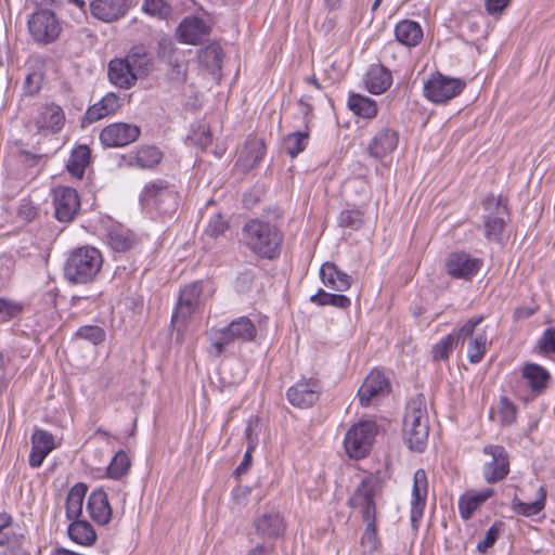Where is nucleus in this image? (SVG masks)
I'll return each instance as SVG.
<instances>
[{"instance_id":"obj_5","label":"nucleus","mask_w":555,"mask_h":555,"mask_svg":"<svg viewBox=\"0 0 555 555\" xmlns=\"http://www.w3.org/2000/svg\"><path fill=\"white\" fill-rule=\"evenodd\" d=\"M380 490V479L373 475L366 476L350 495L347 505L359 511L363 522L376 521L377 507L375 496Z\"/></svg>"},{"instance_id":"obj_39","label":"nucleus","mask_w":555,"mask_h":555,"mask_svg":"<svg viewBox=\"0 0 555 555\" xmlns=\"http://www.w3.org/2000/svg\"><path fill=\"white\" fill-rule=\"evenodd\" d=\"M88 491V486L83 482H77L68 491L65 508L68 520L79 519L82 515V505Z\"/></svg>"},{"instance_id":"obj_4","label":"nucleus","mask_w":555,"mask_h":555,"mask_svg":"<svg viewBox=\"0 0 555 555\" xmlns=\"http://www.w3.org/2000/svg\"><path fill=\"white\" fill-rule=\"evenodd\" d=\"M179 193L175 185L164 179H156L145 184L140 194V203L153 206L162 215H172L179 207Z\"/></svg>"},{"instance_id":"obj_48","label":"nucleus","mask_w":555,"mask_h":555,"mask_svg":"<svg viewBox=\"0 0 555 555\" xmlns=\"http://www.w3.org/2000/svg\"><path fill=\"white\" fill-rule=\"evenodd\" d=\"M365 524L364 532L362 533L360 545L362 552L367 555H372L377 552L382 546V542L377 535V520L367 521Z\"/></svg>"},{"instance_id":"obj_41","label":"nucleus","mask_w":555,"mask_h":555,"mask_svg":"<svg viewBox=\"0 0 555 555\" xmlns=\"http://www.w3.org/2000/svg\"><path fill=\"white\" fill-rule=\"evenodd\" d=\"M122 60L124 63L128 65L129 69H131V72L137 76V79L147 76L152 65V60L143 48H132Z\"/></svg>"},{"instance_id":"obj_27","label":"nucleus","mask_w":555,"mask_h":555,"mask_svg":"<svg viewBox=\"0 0 555 555\" xmlns=\"http://www.w3.org/2000/svg\"><path fill=\"white\" fill-rule=\"evenodd\" d=\"M25 527L13 521L11 514L0 513V546H22L25 540Z\"/></svg>"},{"instance_id":"obj_40","label":"nucleus","mask_w":555,"mask_h":555,"mask_svg":"<svg viewBox=\"0 0 555 555\" xmlns=\"http://www.w3.org/2000/svg\"><path fill=\"white\" fill-rule=\"evenodd\" d=\"M347 105L354 115L366 119L375 118L378 113L376 101L360 93H350Z\"/></svg>"},{"instance_id":"obj_23","label":"nucleus","mask_w":555,"mask_h":555,"mask_svg":"<svg viewBox=\"0 0 555 555\" xmlns=\"http://www.w3.org/2000/svg\"><path fill=\"white\" fill-rule=\"evenodd\" d=\"M163 159V152L154 145H141L135 151L122 156V160L128 167L140 169H153Z\"/></svg>"},{"instance_id":"obj_57","label":"nucleus","mask_w":555,"mask_h":555,"mask_svg":"<svg viewBox=\"0 0 555 555\" xmlns=\"http://www.w3.org/2000/svg\"><path fill=\"white\" fill-rule=\"evenodd\" d=\"M260 430V418L257 415L250 416L245 428V439L249 450H255L257 448Z\"/></svg>"},{"instance_id":"obj_11","label":"nucleus","mask_w":555,"mask_h":555,"mask_svg":"<svg viewBox=\"0 0 555 555\" xmlns=\"http://www.w3.org/2000/svg\"><path fill=\"white\" fill-rule=\"evenodd\" d=\"M322 390L323 385L320 379L302 378L287 389L286 399L295 408L308 409L319 401Z\"/></svg>"},{"instance_id":"obj_3","label":"nucleus","mask_w":555,"mask_h":555,"mask_svg":"<svg viewBox=\"0 0 555 555\" xmlns=\"http://www.w3.org/2000/svg\"><path fill=\"white\" fill-rule=\"evenodd\" d=\"M429 436V421L426 399L423 393L416 395L406 404L403 420V439L411 451L423 452Z\"/></svg>"},{"instance_id":"obj_59","label":"nucleus","mask_w":555,"mask_h":555,"mask_svg":"<svg viewBox=\"0 0 555 555\" xmlns=\"http://www.w3.org/2000/svg\"><path fill=\"white\" fill-rule=\"evenodd\" d=\"M538 348L540 353L555 354V326L544 330L542 336L538 340Z\"/></svg>"},{"instance_id":"obj_58","label":"nucleus","mask_w":555,"mask_h":555,"mask_svg":"<svg viewBox=\"0 0 555 555\" xmlns=\"http://www.w3.org/2000/svg\"><path fill=\"white\" fill-rule=\"evenodd\" d=\"M230 228L229 221L224 218L221 212L212 216L205 229V233L214 238L223 235Z\"/></svg>"},{"instance_id":"obj_62","label":"nucleus","mask_w":555,"mask_h":555,"mask_svg":"<svg viewBox=\"0 0 555 555\" xmlns=\"http://www.w3.org/2000/svg\"><path fill=\"white\" fill-rule=\"evenodd\" d=\"M509 2H511V0H486L485 1L486 11L490 15L501 14L505 10V8L508 5Z\"/></svg>"},{"instance_id":"obj_36","label":"nucleus","mask_w":555,"mask_h":555,"mask_svg":"<svg viewBox=\"0 0 555 555\" xmlns=\"http://www.w3.org/2000/svg\"><path fill=\"white\" fill-rule=\"evenodd\" d=\"M69 539L80 545L90 546L96 541V533L88 520L74 519L67 528Z\"/></svg>"},{"instance_id":"obj_49","label":"nucleus","mask_w":555,"mask_h":555,"mask_svg":"<svg viewBox=\"0 0 555 555\" xmlns=\"http://www.w3.org/2000/svg\"><path fill=\"white\" fill-rule=\"evenodd\" d=\"M485 215L482 217H509V210L507 201L502 196H495L494 194H488L481 201Z\"/></svg>"},{"instance_id":"obj_47","label":"nucleus","mask_w":555,"mask_h":555,"mask_svg":"<svg viewBox=\"0 0 555 555\" xmlns=\"http://www.w3.org/2000/svg\"><path fill=\"white\" fill-rule=\"evenodd\" d=\"M131 461L124 450H119L112 459L106 468V476L111 479L118 480L129 473Z\"/></svg>"},{"instance_id":"obj_15","label":"nucleus","mask_w":555,"mask_h":555,"mask_svg":"<svg viewBox=\"0 0 555 555\" xmlns=\"http://www.w3.org/2000/svg\"><path fill=\"white\" fill-rule=\"evenodd\" d=\"M141 134L139 126L127 122H114L102 129L100 141L104 147H122L135 142Z\"/></svg>"},{"instance_id":"obj_22","label":"nucleus","mask_w":555,"mask_h":555,"mask_svg":"<svg viewBox=\"0 0 555 555\" xmlns=\"http://www.w3.org/2000/svg\"><path fill=\"white\" fill-rule=\"evenodd\" d=\"M130 3V0H93L90 10L95 18L111 23L125 16Z\"/></svg>"},{"instance_id":"obj_30","label":"nucleus","mask_w":555,"mask_h":555,"mask_svg":"<svg viewBox=\"0 0 555 555\" xmlns=\"http://www.w3.org/2000/svg\"><path fill=\"white\" fill-rule=\"evenodd\" d=\"M521 376L527 380L531 392L535 396L544 392L552 378L550 372L537 363H526L522 366Z\"/></svg>"},{"instance_id":"obj_28","label":"nucleus","mask_w":555,"mask_h":555,"mask_svg":"<svg viewBox=\"0 0 555 555\" xmlns=\"http://www.w3.org/2000/svg\"><path fill=\"white\" fill-rule=\"evenodd\" d=\"M364 83L372 94L385 93L392 85V74L383 64H372L365 74Z\"/></svg>"},{"instance_id":"obj_38","label":"nucleus","mask_w":555,"mask_h":555,"mask_svg":"<svg viewBox=\"0 0 555 555\" xmlns=\"http://www.w3.org/2000/svg\"><path fill=\"white\" fill-rule=\"evenodd\" d=\"M91 160V150L86 144L76 146L67 160V171L77 179H82L87 166Z\"/></svg>"},{"instance_id":"obj_7","label":"nucleus","mask_w":555,"mask_h":555,"mask_svg":"<svg viewBox=\"0 0 555 555\" xmlns=\"http://www.w3.org/2000/svg\"><path fill=\"white\" fill-rule=\"evenodd\" d=\"M466 82L460 78H452L436 72L424 82V96L433 103L443 104L457 96L465 88Z\"/></svg>"},{"instance_id":"obj_31","label":"nucleus","mask_w":555,"mask_h":555,"mask_svg":"<svg viewBox=\"0 0 555 555\" xmlns=\"http://www.w3.org/2000/svg\"><path fill=\"white\" fill-rule=\"evenodd\" d=\"M266 155V144L262 139L249 138L245 142L240 153L237 164L246 171L254 169L259 165Z\"/></svg>"},{"instance_id":"obj_45","label":"nucleus","mask_w":555,"mask_h":555,"mask_svg":"<svg viewBox=\"0 0 555 555\" xmlns=\"http://www.w3.org/2000/svg\"><path fill=\"white\" fill-rule=\"evenodd\" d=\"M310 301L318 306H333L339 309H348L351 306V300L346 295L327 293L322 288L310 297Z\"/></svg>"},{"instance_id":"obj_19","label":"nucleus","mask_w":555,"mask_h":555,"mask_svg":"<svg viewBox=\"0 0 555 555\" xmlns=\"http://www.w3.org/2000/svg\"><path fill=\"white\" fill-rule=\"evenodd\" d=\"M399 139L398 130L383 126L369 142L366 152L371 157L382 160L398 147Z\"/></svg>"},{"instance_id":"obj_33","label":"nucleus","mask_w":555,"mask_h":555,"mask_svg":"<svg viewBox=\"0 0 555 555\" xmlns=\"http://www.w3.org/2000/svg\"><path fill=\"white\" fill-rule=\"evenodd\" d=\"M107 75L109 81L120 89H130L138 80L121 59H114L108 63Z\"/></svg>"},{"instance_id":"obj_14","label":"nucleus","mask_w":555,"mask_h":555,"mask_svg":"<svg viewBox=\"0 0 555 555\" xmlns=\"http://www.w3.org/2000/svg\"><path fill=\"white\" fill-rule=\"evenodd\" d=\"M202 292V281H195L181 288L178 302L171 315V323L181 322L183 325L186 324L198 307Z\"/></svg>"},{"instance_id":"obj_16","label":"nucleus","mask_w":555,"mask_h":555,"mask_svg":"<svg viewBox=\"0 0 555 555\" xmlns=\"http://www.w3.org/2000/svg\"><path fill=\"white\" fill-rule=\"evenodd\" d=\"M211 27L202 17L196 15L185 16L178 25L176 36L179 42L199 46L207 40Z\"/></svg>"},{"instance_id":"obj_56","label":"nucleus","mask_w":555,"mask_h":555,"mask_svg":"<svg viewBox=\"0 0 555 555\" xmlns=\"http://www.w3.org/2000/svg\"><path fill=\"white\" fill-rule=\"evenodd\" d=\"M363 224V212L359 209H345L338 217V225L359 230Z\"/></svg>"},{"instance_id":"obj_18","label":"nucleus","mask_w":555,"mask_h":555,"mask_svg":"<svg viewBox=\"0 0 555 555\" xmlns=\"http://www.w3.org/2000/svg\"><path fill=\"white\" fill-rule=\"evenodd\" d=\"M255 533L264 541H274L285 532L284 517L274 508L254 519Z\"/></svg>"},{"instance_id":"obj_1","label":"nucleus","mask_w":555,"mask_h":555,"mask_svg":"<svg viewBox=\"0 0 555 555\" xmlns=\"http://www.w3.org/2000/svg\"><path fill=\"white\" fill-rule=\"evenodd\" d=\"M284 234L276 223L260 218L249 219L242 229V242L260 259L280 257Z\"/></svg>"},{"instance_id":"obj_9","label":"nucleus","mask_w":555,"mask_h":555,"mask_svg":"<svg viewBox=\"0 0 555 555\" xmlns=\"http://www.w3.org/2000/svg\"><path fill=\"white\" fill-rule=\"evenodd\" d=\"M28 29L38 43H52L61 34V25L55 15L51 10L39 9L28 20Z\"/></svg>"},{"instance_id":"obj_35","label":"nucleus","mask_w":555,"mask_h":555,"mask_svg":"<svg viewBox=\"0 0 555 555\" xmlns=\"http://www.w3.org/2000/svg\"><path fill=\"white\" fill-rule=\"evenodd\" d=\"M395 36L401 44L415 47L423 39V29L417 22L403 20L396 25Z\"/></svg>"},{"instance_id":"obj_51","label":"nucleus","mask_w":555,"mask_h":555,"mask_svg":"<svg viewBox=\"0 0 555 555\" xmlns=\"http://www.w3.org/2000/svg\"><path fill=\"white\" fill-rule=\"evenodd\" d=\"M74 339H83L94 346L102 344L106 338V332L99 325H82L74 334Z\"/></svg>"},{"instance_id":"obj_54","label":"nucleus","mask_w":555,"mask_h":555,"mask_svg":"<svg viewBox=\"0 0 555 555\" xmlns=\"http://www.w3.org/2000/svg\"><path fill=\"white\" fill-rule=\"evenodd\" d=\"M143 11L151 16L167 18L172 13V8L165 0H145L142 7Z\"/></svg>"},{"instance_id":"obj_44","label":"nucleus","mask_w":555,"mask_h":555,"mask_svg":"<svg viewBox=\"0 0 555 555\" xmlns=\"http://www.w3.org/2000/svg\"><path fill=\"white\" fill-rule=\"evenodd\" d=\"M546 492L543 487L539 489V496L530 503L522 502L518 496H514L512 501V509L525 517L538 515L545 506Z\"/></svg>"},{"instance_id":"obj_20","label":"nucleus","mask_w":555,"mask_h":555,"mask_svg":"<svg viewBox=\"0 0 555 555\" xmlns=\"http://www.w3.org/2000/svg\"><path fill=\"white\" fill-rule=\"evenodd\" d=\"M428 492L427 476L424 469L415 472L413 478L412 500H411V524L414 528L418 527L426 506Z\"/></svg>"},{"instance_id":"obj_25","label":"nucleus","mask_w":555,"mask_h":555,"mask_svg":"<svg viewBox=\"0 0 555 555\" xmlns=\"http://www.w3.org/2000/svg\"><path fill=\"white\" fill-rule=\"evenodd\" d=\"M119 98L114 92L106 93L99 102L89 106L86 111L81 126L91 125L111 114H114L119 108Z\"/></svg>"},{"instance_id":"obj_2","label":"nucleus","mask_w":555,"mask_h":555,"mask_svg":"<svg viewBox=\"0 0 555 555\" xmlns=\"http://www.w3.org/2000/svg\"><path fill=\"white\" fill-rule=\"evenodd\" d=\"M103 266L101 251L90 245L74 248L67 256L63 272L73 285H88L95 281Z\"/></svg>"},{"instance_id":"obj_37","label":"nucleus","mask_w":555,"mask_h":555,"mask_svg":"<svg viewBox=\"0 0 555 555\" xmlns=\"http://www.w3.org/2000/svg\"><path fill=\"white\" fill-rule=\"evenodd\" d=\"M228 332L232 335L234 341L250 343L257 337V327L247 317H238L227 325Z\"/></svg>"},{"instance_id":"obj_24","label":"nucleus","mask_w":555,"mask_h":555,"mask_svg":"<svg viewBox=\"0 0 555 555\" xmlns=\"http://www.w3.org/2000/svg\"><path fill=\"white\" fill-rule=\"evenodd\" d=\"M87 509L91 519L100 526L107 525L112 519L113 509L109 505L107 493L102 488L94 489L90 493Z\"/></svg>"},{"instance_id":"obj_6","label":"nucleus","mask_w":555,"mask_h":555,"mask_svg":"<svg viewBox=\"0 0 555 555\" xmlns=\"http://www.w3.org/2000/svg\"><path fill=\"white\" fill-rule=\"evenodd\" d=\"M378 433L375 421L365 420L354 424L345 435L344 447L351 459L365 457Z\"/></svg>"},{"instance_id":"obj_17","label":"nucleus","mask_w":555,"mask_h":555,"mask_svg":"<svg viewBox=\"0 0 555 555\" xmlns=\"http://www.w3.org/2000/svg\"><path fill=\"white\" fill-rule=\"evenodd\" d=\"M389 391V379L383 372L373 370L364 379L357 396L362 406H369L374 400L388 395Z\"/></svg>"},{"instance_id":"obj_29","label":"nucleus","mask_w":555,"mask_h":555,"mask_svg":"<svg viewBox=\"0 0 555 555\" xmlns=\"http://www.w3.org/2000/svg\"><path fill=\"white\" fill-rule=\"evenodd\" d=\"M65 124V114L61 106L51 103L41 107L36 119L39 131L48 130L57 133Z\"/></svg>"},{"instance_id":"obj_21","label":"nucleus","mask_w":555,"mask_h":555,"mask_svg":"<svg viewBox=\"0 0 555 555\" xmlns=\"http://www.w3.org/2000/svg\"><path fill=\"white\" fill-rule=\"evenodd\" d=\"M30 440L31 450L28 463L31 468H38L48 454L55 449L54 437L48 430L36 428Z\"/></svg>"},{"instance_id":"obj_8","label":"nucleus","mask_w":555,"mask_h":555,"mask_svg":"<svg viewBox=\"0 0 555 555\" xmlns=\"http://www.w3.org/2000/svg\"><path fill=\"white\" fill-rule=\"evenodd\" d=\"M485 320V315H474L468 319L459 330L453 331L448 334L443 338H441L437 344L433 346L431 357L433 361H448L450 354L454 350V348L459 344H464L467 339V336H472L477 326L480 325Z\"/></svg>"},{"instance_id":"obj_53","label":"nucleus","mask_w":555,"mask_h":555,"mask_svg":"<svg viewBox=\"0 0 555 555\" xmlns=\"http://www.w3.org/2000/svg\"><path fill=\"white\" fill-rule=\"evenodd\" d=\"M518 409L506 396L499 401V415L503 426H509L516 422Z\"/></svg>"},{"instance_id":"obj_26","label":"nucleus","mask_w":555,"mask_h":555,"mask_svg":"<svg viewBox=\"0 0 555 555\" xmlns=\"http://www.w3.org/2000/svg\"><path fill=\"white\" fill-rule=\"evenodd\" d=\"M320 279L330 289L346 292L351 287L352 278L334 262L326 261L320 268Z\"/></svg>"},{"instance_id":"obj_60","label":"nucleus","mask_w":555,"mask_h":555,"mask_svg":"<svg viewBox=\"0 0 555 555\" xmlns=\"http://www.w3.org/2000/svg\"><path fill=\"white\" fill-rule=\"evenodd\" d=\"M205 57L211 61L212 66L221 68L223 51L219 44H209L204 50Z\"/></svg>"},{"instance_id":"obj_34","label":"nucleus","mask_w":555,"mask_h":555,"mask_svg":"<svg viewBox=\"0 0 555 555\" xmlns=\"http://www.w3.org/2000/svg\"><path fill=\"white\" fill-rule=\"evenodd\" d=\"M107 243L115 253H126L135 249L140 240L128 229L113 228L108 231Z\"/></svg>"},{"instance_id":"obj_46","label":"nucleus","mask_w":555,"mask_h":555,"mask_svg":"<svg viewBox=\"0 0 555 555\" xmlns=\"http://www.w3.org/2000/svg\"><path fill=\"white\" fill-rule=\"evenodd\" d=\"M469 339L467 346V357L472 364L479 363L487 352V335L486 332H478L475 336H467Z\"/></svg>"},{"instance_id":"obj_13","label":"nucleus","mask_w":555,"mask_h":555,"mask_svg":"<svg viewBox=\"0 0 555 555\" xmlns=\"http://www.w3.org/2000/svg\"><path fill=\"white\" fill-rule=\"evenodd\" d=\"M483 266L481 258L473 257L466 251L450 253L446 259V272L453 279L470 281Z\"/></svg>"},{"instance_id":"obj_10","label":"nucleus","mask_w":555,"mask_h":555,"mask_svg":"<svg viewBox=\"0 0 555 555\" xmlns=\"http://www.w3.org/2000/svg\"><path fill=\"white\" fill-rule=\"evenodd\" d=\"M54 217L57 221L69 223L80 212V196L74 188L59 185L53 189Z\"/></svg>"},{"instance_id":"obj_63","label":"nucleus","mask_w":555,"mask_h":555,"mask_svg":"<svg viewBox=\"0 0 555 555\" xmlns=\"http://www.w3.org/2000/svg\"><path fill=\"white\" fill-rule=\"evenodd\" d=\"M255 450H249L248 448L246 449V451L244 453L243 461L234 470V476L236 478H240L242 475L246 474L248 472V469L250 468V466L253 464V452Z\"/></svg>"},{"instance_id":"obj_43","label":"nucleus","mask_w":555,"mask_h":555,"mask_svg":"<svg viewBox=\"0 0 555 555\" xmlns=\"http://www.w3.org/2000/svg\"><path fill=\"white\" fill-rule=\"evenodd\" d=\"M310 140L309 130L294 131L283 138V150L291 157L295 158L308 146Z\"/></svg>"},{"instance_id":"obj_42","label":"nucleus","mask_w":555,"mask_h":555,"mask_svg":"<svg viewBox=\"0 0 555 555\" xmlns=\"http://www.w3.org/2000/svg\"><path fill=\"white\" fill-rule=\"evenodd\" d=\"M209 341L208 353L211 357L219 358L223 354L227 347L234 343V339L227 326L221 328H210L206 332Z\"/></svg>"},{"instance_id":"obj_61","label":"nucleus","mask_w":555,"mask_h":555,"mask_svg":"<svg viewBox=\"0 0 555 555\" xmlns=\"http://www.w3.org/2000/svg\"><path fill=\"white\" fill-rule=\"evenodd\" d=\"M539 310L538 306H519L513 312V319L515 321H521L531 318Z\"/></svg>"},{"instance_id":"obj_64","label":"nucleus","mask_w":555,"mask_h":555,"mask_svg":"<svg viewBox=\"0 0 555 555\" xmlns=\"http://www.w3.org/2000/svg\"><path fill=\"white\" fill-rule=\"evenodd\" d=\"M261 191L259 189H251L250 191L244 193L243 195V204L246 208L250 209L256 206L260 202Z\"/></svg>"},{"instance_id":"obj_32","label":"nucleus","mask_w":555,"mask_h":555,"mask_svg":"<svg viewBox=\"0 0 555 555\" xmlns=\"http://www.w3.org/2000/svg\"><path fill=\"white\" fill-rule=\"evenodd\" d=\"M494 495L492 488H485L481 491L466 492L459 499V512L463 520L472 518L474 513L491 496Z\"/></svg>"},{"instance_id":"obj_12","label":"nucleus","mask_w":555,"mask_h":555,"mask_svg":"<svg viewBox=\"0 0 555 555\" xmlns=\"http://www.w3.org/2000/svg\"><path fill=\"white\" fill-rule=\"evenodd\" d=\"M482 452L492 460L482 466V476L488 483H496L507 477L511 472L509 455L506 449L500 444H487Z\"/></svg>"},{"instance_id":"obj_50","label":"nucleus","mask_w":555,"mask_h":555,"mask_svg":"<svg viewBox=\"0 0 555 555\" xmlns=\"http://www.w3.org/2000/svg\"><path fill=\"white\" fill-rule=\"evenodd\" d=\"M485 237L488 241L501 242L508 217H482Z\"/></svg>"},{"instance_id":"obj_55","label":"nucleus","mask_w":555,"mask_h":555,"mask_svg":"<svg viewBox=\"0 0 555 555\" xmlns=\"http://www.w3.org/2000/svg\"><path fill=\"white\" fill-rule=\"evenodd\" d=\"M503 527L504 522L499 520L494 521L487 530L485 538L478 542L477 551L481 554L487 553V551L496 543Z\"/></svg>"},{"instance_id":"obj_52","label":"nucleus","mask_w":555,"mask_h":555,"mask_svg":"<svg viewBox=\"0 0 555 555\" xmlns=\"http://www.w3.org/2000/svg\"><path fill=\"white\" fill-rule=\"evenodd\" d=\"M25 310L24 304L0 297V322H9L18 318Z\"/></svg>"}]
</instances>
